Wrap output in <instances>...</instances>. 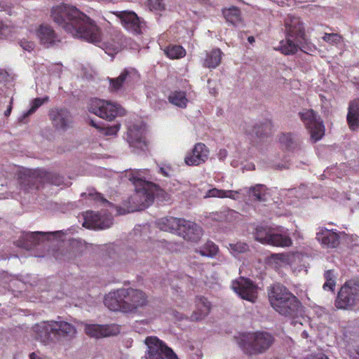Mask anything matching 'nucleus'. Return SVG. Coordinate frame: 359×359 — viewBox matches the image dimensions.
<instances>
[{
  "label": "nucleus",
  "mask_w": 359,
  "mask_h": 359,
  "mask_svg": "<svg viewBox=\"0 0 359 359\" xmlns=\"http://www.w3.org/2000/svg\"><path fill=\"white\" fill-rule=\"evenodd\" d=\"M164 53L170 59H180L186 55V50L182 46L169 45L164 50Z\"/></svg>",
  "instance_id": "37"
},
{
  "label": "nucleus",
  "mask_w": 359,
  "mask_h": 359,
  "mask_svg": "<svg viewBox=\"0 0 359 359\" xmlns=\"http://www.w3.org/2000/svg\"><path fill=\"white\" fill-rule=\"evenodd\" d=\"M235 212L231 210H224L219 212H215L212 215V219L218 222H228L229 218L231 217Z\"/></svg>",
  "instance_id": "43"
},
{
  "label": "nucleus",
  "mask_w": 359,
  "mask_h": 359,
  "mask_svg": "<svg viewBox=\"0 0 359 359\" xmlns=\"http://www.w3.org/2000/svg\"><path fill=\"white\" fill-rule=\"evenodd\" d=\"M123 27L134 34H140L145 28V22L134 12H123L121 15Z\"/></svg>",
  "instance_id": "18"
},
{
  "label": "nucleus",
  "mask_w": 359,
  "mask_h": 359,
  "mask_svg": "<svg viewBox=\"0 0 359 359\" xmlns=\"http://www.w3.org/2000/svg\"><path fill=\"white\" fill-rule=\"evenodd\" d=\"M272 229L267 226H259L256 228L255 238L262 244L268 245Z\"/></svg>",
  "instance_id": "38"
},
{
  "label": "nucleus",
  "mask_w": 359,
  "mask_h": 359,
  "mask_svg": "<svg viewBox=\"0 0 359 359\" xmlns=\"http://www.w3.org/2000/svg\"><path fill=\"white\" fill-rule=\"evenodd\" d=\"M292 244V241L288 235L276 233L272 229L268 245L285 248L291 246Z\"/></svg>",
  "instance_id": "32"
},
{
  "label": "nucleus",
  "mask_w": 359,
  "mask_h": 359,
  "mask_svg": "<svg viewBox=\"0 0 359 359\" xmlns=\"http://www.w3.org/2000/svg\"><path fill=\"white\" fill-rule=\"evenodd\" d=\"M36 34L37 37L39 38L41 41L43 42L45 38V28L43 25H41L39 28L36 30Z\"/></svg>",
  "instance_id": "55"
},
{
  "label": "nucleus",
  "mask_w": 359,
  "mask_h": 359,
  "mask_svg": "<svg viewBox=\"0 0 359 359\" xmlns=\"http://www.w3.org/2000/svg\"><path fill=\"white\" fill-rule=\"evenodd\" d=\"M323 40L330 45H337L341 43L342 37L340 34L337 33H325L323 36Z\"/></svg>",
  "instance_id": "44"
},
{
  "label": "nucleus",
  "mask_w": 359,
  "mask_h": 359,
  "mask_svg": "<svg viewBox=\"0 0 359 359\" xmlns=\"http://www.w3.org/2000/svg\"><path fill=\"white\" fill-rule=\"evenodd\" d=\"M353 350L356 355H353V352L351 349L348 350L350 359H359V346H355V348Z\"/></svg>",
  "instance_id": "56"
},
{
  "label": "nucleus",
  "mask_w": 359,
  "mask_h": 359,
  "mask_svg": "<svg viewBox=\"0 0 359 359\" xmlns=\"http://www.w3.org/2000/svg\"><path fill=\"white\" fill-rule=\"evenodd\" d=\"M172 315L176 318V320L179 321L184 318L183 315L180 313L178 311H173Z\"/></svg>",
  "instance_id": "59"
},
{
  "label": "nucleus",
  "mask_w": 359,
  "mask_h": 359,
  "mask_svg": "<svg viewBox=\"0 0 359 359\" xmlns=\"http://www.w3.org/2000/svg\"><path fill=\"white\" fill-rule=\"evenodd\" d=\"M285 39L279 43L275 48L285 55H294L298 50L306 53L311 50L309 46L308 39L305 32L303 22L299 18L288 16L285 20Z\"/></svg>",
  "instance_id": "2"
},
{
  "label": "nucleus",
  "mask_w": 359,
  "mask_h": 359,
  "mask_svg": "<svg viewBox=\"0 0 359 359\" xmlns=\"http://www.w3.org/2000/svg\"><path fill=\"white\" fill-rule=\"evenodd\" d=\"M195 252L203 257H213L219 252V248L212 241H208L201 247L196 248Z\"/></svg>",
  "instance_id": "36"
},
{
  "label": "nucleus",
  "mask_w": 359,
  "mask_h": 359,
  "mask_svg": "<svg viewBox=\"0 0 359 359\" xmlns=\"http://www.w3.org/2000/svg\"><path fill=\"white\" fill-rule=\"evenodd\" d=\"M44 238L43 231L23 233L17 241V246L29 251L34 257H42L39 252L43 249Z\"/></svg>",
  "instance_id": "9"
},
{
  "label": "nucleus",
  "mask_w": 359,
  "mask_h": 359,
  "mask_svg": "<svg viewBox=\"0 0 359 359\" xmlns=\"http://www.w3.org/2000/svg\"><path fill=\"white\" fill-rule=\"evenodd\" d=\"M137 76V72L134 68H126L117 78H109V87L111 92L119 90L124 83L129 82L131 79Z\"/></svg>",
  "instance_id": "25"
},
{
  "label": "nucleus",
  "mask_w": 359,
  "mask_h": 359,
  "mask_svg": "<svg viewBox=\"0 0 359 359\" xmlns=\"http://www.w3.org/2000/svg\"><path fill=\"white\" fill-rule=\"evenodd\" d=\"M121 297L123 298V312H133L138 308L146 305L147 297L142 290L129 288L119 289Z\"/></svg>",
  "instance_id": "12"
},
{
  "label": "nucleus",
  "mask_w": 359,
  "mask_h": 359,
  "mask_svg": "<svg viewBox=\"0 0 359 359\" xmlns=\"http://www.w3.org/2000/svg\"><path fill=\"white\" fill-rule=\"evenodd\" d=\"M9 196V194H4V193H0V199H4V198H8Z\"/></svg>",
  "instance_id": "62"
},
{
  "label": "nucleus",
  "mask_w": 359,
  "mask_h": 359,
  "mask_svg": "<svg viewBox=\"0 0 359 359\" xmlns=\"http://www.w3.org/2000/svg\"><path fill=\"white\" fill-rule=\"evenodd\" d=\"M306 359H330L327 355L323 353H320L316 355H311Z\"/></svg>",
  "instance_id": "57"
},
{
  "label": "nucleus",
  "mask_w": 359,
  "mask_h": 359,
  "mask_svg": "<svg viewBox=\"0 0 359 359\" xmlns=\"http://www.w3.org/2000/svg\"><path fill=\"white\" fill-rule=\"evenodd\" d=\"M280 148L287 151L294 152L301 149L302 140L299 136L292 133H283L278 136Z\"/></svg>",
  "instance_id": "21"
},
{
  "label": "nucleus",
  "mask_w": 359,
  "mask_h": 359,
  "mask_svg": "<svg viewBox=\"0 0 359 359\" xmlns=\"http://www.w3.org/2000/svg\"><path fill=\"white\" fill-rule=\"evenodd\" d=\"M30 357V359H41L40 358H39L35 353H32L30 354L29 355Z\"/></svg>",
  "instance_id": "61"
},
{
  "label": "nucleus",
  "mask_w": 359,
  "mask_h": 359,
  "mask_svg": "<svg viewBox=\"0 0 359 359\" xmlns=\"http://www.w3.org/2000/svg\"><path fill=\"white\" fill-rule=\"evenodd\" d=\"M90 125L96 128H100L103 134L107 136H114L116 135L117 133L120 129V125L116 124L111 126H107L106 128H100L98 125L95 123V122L93 120L90 121Z\"/></svg>",
  "instance_id": "42"
},
{
  "label": "nucleus",
  "mask_w": 359,
  "mask_h": 359,
  "mask_svg": "<svg viewBox=\"0 0 359 359\" xmlns=\"http://www.w3.org/2000/svg\"><path fill=\"white\" fill-rule=\"evenodd\" d=\"M324 278L325 279V282L323 285V289L325 290L334 291L336 285V281L333 271H325L324 273Z\"/></svg>",
  "instance_id": "40"
},
{
  "label": "nucleus",
  "mask_w": 359,
  "mask_h": 359,
  "mask_svg": "<svg viewBox=\"0 0 359 359\" xmlns=\"http://www.w3.org/2000/svg\"><path fill=\"white\" fill-rule=\"evenodd\" d=\"M21 47L27 51H31L34 49V44L33 42L31 41H22L20 42Z\"/></svg>",
  "instance_id": "53"
},
{
  "label": "nucleus",
  "mask_w": 359,
  "mask_h": 359,
  "mask_svg": "<svg viewBox=\"0 0 359 359\" xmlns=\"http://www.w3.org/2000/svg\"><path fill=\"white\" fill-rule=\"evenodd\" d=\"M178 235L184 240L197 242L203 235V229L196 223L184 219V222L181 223Z\"/></svg>",
  "instance_id": "19"
},
{
  "label": "nucleus",
  "mask_w": 359,
  "mask_h": 359,
  "mask_svg": "<svg viewBox=\"0 0 359 359\" xmlns=\"http://www.w3.org/2000/svg\"><path fill=\"white\" fill-rule=\"evenodd\" d=\"M359 302V281L347 280L340 288L335 299V306L339 309H347Z\"/></svg>",
  "instance_id": "5"
},
{
  "label": "nucleus",
  "mask_w": 359,
  "mask_h": 359,
  "mask_svg": "<svg viewBox=\"0 0 359 359\" xmlns=\"http://www.w3.org/2000/svg\"><path fill=\"white\" fill-rule=\"evenodd\" d=\"M265 187L262 184H256L250 189L249 194L252 196L255 200L262 201H264L265 196Z\"/></svg>",
  "instance_id": "41"
},
{
  "label": "nucleus",
  "mask_w": 359,
  "mask_h": 359,
  "mask_svg": "<svg viewBox=\"0 0 359 359\" xmlns=\"http://www.w3.org/2000/svg\"><path fill=\"white\" fill-rule=\"evenodd\" d=\"M196 309L189 317L191 321H200L203 320L210 313L211 304L204 297H197L195 301Z\"/></svg>",
  "instance_id": "24"
},
{
  "label": "nucleus",
  "mask_w": 359,
  "mask_h": 359,
  "mask_svg": "<svg viewBox=\"0 0 359 359\" xmlns=\"http://www.w3.org/2000/svg\"><path fill=\"white\" fill-rule=\"evenodd\" d=\"M49 116L54 126L58 129L65 130L69 127L72 123V116L65 109L50 110Z\"/></svg>",
  "instance_id": "23"
},
{
  "label": "nucleus",
  "mask_w": 359,
  "mask_h": 359,
  "mask_svg": "<svg viewBox=\"0 0 359 359\" xmlns=\"http://www.w3.org/2000/svg\"><path fill=\"white\" fill-rule=\"evenodd\" d=\"M55 22L74 37L97 44L101 41V30L85 13L74 6L60 5L53 8Z\"/></svg>",
  "instance_id": "1"
},
{
  "label": "nucleus",
  "mask_w": 359,
  "mask_h": 359,
  "mask_svg": "<svg viewBox=\"0 0 359 359\" xmlns=\"http://www.w3.org/2000/svg\"><path fill=\"white\" fill-rule=\"evenodd\" d=\"M46 48L54 46L56 42H60L55 32L49 27L46 26Z\"/></svg>",
  "instance_id": "45"
},
{
  "label": "nucleus",
  "mask_w": 359,
  "mask_h": 359,
  "mask_svg": "<svg viewBox=\"0 0 359 359\" xmlns=\"http://www.w3.org/2000/svg\"><path fill=\"white\" fill-rule=\"evenodd\" d=\"M86 196L89 200H92L96 202H102L103 203H108V201L105 199L101 194L97 192H90Z\"/></svg>",
  "instance_id": "51"
},
{
  "label": "nucleus",
  "mask_w": 359,
  "mask_h": 359,
  "mask_svg": "<svg viewBox=\"0 0 359 359\" xmlns=\"http://www.w3.org/2000/svg\"><path fill=\"white\" fill-rule=\"evenodd\" d=\"M149 6L151 9L155 11H163L165 9L163 0H148Z\"/></svg>",
  "instance_id": "50"
},
{
  "label": "nucleus",
  "mask_w": 359,
  "mask_h": 359,
  "mask_svg": "<svg viewBox=\"0 0 359 359\" xmlns=\"http://www.w3.org/2000/svg\"><path fill=\"white\" fill-rule=\"evenodd\" d=\"M224 190L223 189H217V188H212L211 189H209L204 198H225V195H224Z\"/></svg>",
  "instance_id": "48"
},
{
  "label": "nucleus",
  "mask_w": 359,
  "mask_h": 359,
  "mask_svg": "<svg viewBox=\"0 0 359 359\" xmlns=\"http://www.w3.org/2000/svg\"><path fill=\"white\" fill-rule=\"evenodd\" d=\"M126 140L130 147L143 151L148 150V142L144 135V129L137 125H132L128 128Z\"/></svg>",
  "instance_id": "15"
},
{
  "label": "nucleus",
  "mask_w": 359,
  "mask_h": 359,
  "mask_svg": "<svg viewBox=\"0 0 359 359\" xmlns=\"http://www.w3.org/2000/svg\"><path fill=\"white\" fill-rule=\"evenodd\" d=\"M125 45V39L121 33L115 34L114 37L110 41L104 43L106 52L109 51V54H111L109 51L116 53L122 50Z\"/></svg>",
  "instance_id": "34"
},
{
  "label": "nucleus",
  "mask_w": 359,
  "mask_h": 359,
  "mask_svg": "<svg viewBox=\"0 0 359 359\" xmlns=\"http://www.w3.org/2000/svg\"><path fill=\"white\" fill-rule=\"evenodd\" d=\"M74 327L65 321H46V334L57 337L73 335L75 334Z\"/></svg>",
  "instance_id": "20"
},
{
  "label": "nucleus",
  "mask_w": 359,
  "mask_h": 359,
  "mask_svg": "<svg viewBox=\"0 0 359 359\" xmlns=\"http://www.w3.org/2000/svg\"><path fill=\"white\" fill-rule=\"evenodd\" d=\"M182 222H184V219L165 217L158 219L156 225L162 231L175 232L178 234Z\"/></svg>",
  "instance_id": "29"
},
{
  "label": "nucleus",
  "mask_w": 359,
  "mask_h": 359,
  "mask_svg": "<svg viewBox=\"0 0 359 359\" xmlns=\"http://www.w3.org/2000/svg\"><path fill=\"white\" fill-rule=\"evenodd\" d=\"M271 306L283 316L294 318L302 311L300 300L284 285L276 283L267 290Z\"/></svg>",
  "instance_id": "3"
},
{
  "label": "nucleus",
  "mask_w": 359,
  "mask_h": 359,
  "mask_svg": "<svg viewBox=\"0 0 359 359\" xmlns=\"http://www.w3.org/2000/svg\"><path fill=\"white\" fill-rule=\"evenodd\" d=\"M88 109L90 113L108 121L126 114L125 109L118 103L98 98L89 100Z\"/></svg>",
  "instance_id": "4"
},
{
  "label": "nucleus",
  "mask_w": 359,
  "mask_h": 359,
  "mask_svg": "<svg viewBox=\"0 0 359 359\" xmlns=\"http://www.w3.org/2000/svg\"><path fill=\"white\" fill-rule=\"evenodd\" d=\"M246 355H256L266 351L273 343V338H235Z\"/></svg>",
  "instance_id": "13"
},
{
  "label": "nucleus",
  "mask_w": 359,
  "mask_h": 359,
  "mask_svg": "<svg viewBox=\"0 0 359 359\" xmlns=\"http://www.w3.org/2000/svg\"><path fill=\"white\" fill-rule=\"evenodd\" d=\"M223 53L222 50L215 48L206 53L205 58L203 60V65L205 67L215 69L219 65L222 60Z\"/></svg>",
  "instance_id": "31"
},
{
  "label": "nucleus",
  "mask_w": 359,
  "mask_h": 359,
  "mask_svg": "<svg viewBox=\"0 0 359 359\" xmlns=\"http://www.w3.org/2000/svg\"><path fill=\"white\" fill-rule=\"evenodd\" d=\"M222 13L226 21L234 26H237L242 22L241 11L236 6L224 8Z\"/></svg>",
  "instance_id": "33"
},
{
  "label": "nucleus",
  "mask_w": 359,
  "mask_h": 359,
  "mask_svg": "<svg viewBox=\"0 0 359 359\" xmlns=\"http://www.w3.org/2000/svg\"><path fill=\"white\" fill-rule=\"evenodd\" d=\"M44 173L39 169L24 168L18 174V184L25 192H31L43 187Z\"/></svg>",
  "instance_id": "10"
},
{
  "label": "nucleus",
  "mask_w": 359,
  "mask_h": 359,
  "mask_svg": "<svg viewBox=\"0 0 359 359\" xmlns=\"http://www.w3.org/2000/svg\"><path fill=\"white\" fill-rule=\"evenodd\" d=\"M273 128L272 121L269 119H265L263 122L254 125L245 124L244 129L245 133L252 137L264 138L273 134Z\"/></svg>",
  "instance_id": "17"
},
{
  "label": "nucleus",
  "mask_w": 359,
  "mask_h": 359,
  "mask_svg": "<svg viewBox=\"0 0 359 359\" xmlns=\"http://www.w3.org/2000/svg\"><path fill=\"white\" fill-rule=\"evenodd\" d=\"M173 171V168L170 164L161 163V166L159 167L158 172L164 177H169L172 175Z\"/></svg>",
  "instance_id": "49"
},
{
  "label": "nucleus",
  "mask_w": 359,
  "mask_h": 359,
  "mask_svg": "<svg viewBox=\"0 0 359 359\" xmlns=\"http://www.w3.org/2000/svg\"><path fill=\"white\" fill-rule=\"evenodd\" d=\"M46 241L50 239L51 237L58 236L60 237L62 235H63V233H62L61 231H57L55 232H46Z\"/></svg>",
  "instance_id": "58"
},
{
  "label": "nucleus",
  "mask_w": 359,
  "mask_h": 359,
  "mask_svg": "<svg viewBox=\"0 0 359 359\" xmlns=\"http://www.w3.org/2000/svg\"><path fill=\"white\" fill-rule=\"evenodd\" d=\"M135 189V193L129 198V203L131 205L129 208L128 212L144 210L153 203L156 196L158 197L165 194L161 187H157L156 189L152 190H149L147 187Z\"/></svg>",
  "instance_id": "6"
},
{
  "label": "nucleus",
  "mask_w": 359,
  "mask_h": 359,
  "mask_svg": "<svg viewBox=\"0 0 359 359\" xmlns=\"http://www.w3.org/2000/svg\"><path fill=\"white\" fill-rule=\"evenodd\" d=\"M104 305L111 311L123 312V298L121 297L119 290L114 292H109L104 297Z\"/></svg>",
  "instance_id": "30"
},
{
  "label": "nucleus",
  "mask_w": 359,
  "mask_h": 359,
  "mask_svg": "<svg viewBox=\"0 0 359 359\" xmlns=\"http://www.w3.org/2000/svg\"><path fill=\"white\" fill-rule=\"evenodd\" d=\"M148 350L145 359H179L174 351L159 338H145Z\"/></svg>",
  "instance_id": "7"
},
{
  "label": "nucleus",
  "mask_w": 359,
  "mask_h": 359,
  "mask_svg": "<svg viewBox=\"0 0 359 359\" xmlns=\"http://www.w3.org/2000/svg\"><path fill=\"white\" fill-rule=\"evenodd\" d=\"M224 192L225 198H229L234 200L238 198L236 195L239 194L238 191L234 190H224Z\"/></svg>",
  "instance_id": "54"
},
{
  "label": "nucleus",
  "mask_w": 359,
  "mask_h": 359,
  "mask_svg": "<svg viewBox=\"0 0 359 359\" xmlns=\"http://www.w3.org/2000/svg\"><path fill=\"white\" fill-rule=\"evenodd\" d=\"M299 116L311 134L314 142L320 140L325 135L323 122L313 109H303Z\"/></svg>",
  "instance_id": "8"
},
{
  "label": "nucleus",
  "mask_w": 359,
  "mask_h": 359,
  "mask_svg": "<svg viewBox=\"0 0 359 359\" xmlns=\"http://www.w3.org/2000/svg\"><path fill=\"white\" fill-rule=\"evenodd\" d=\"M84 332L88 337H115L120 334V326L116 324H85Z\"/></svg>",
  "instance_id": "14"
},
{
  "label": "nucleus",
  "mask_w": 359,
  "mask_h": 359,
  "mask_svg": "<svg viewBox=\"0 0 359 359\" xmlns=\"http://www.w3.org/2000/svg\"><path fill=\"white\" fill-rule=\"evenodd\" d=\"M43 101L44 99H35L32 103L31 108L22 115V116L20 118V121H22L24 118L34 113L43 104Z\"/></svg>",
  "instance_id": "47"
},
{
  "label": "nucleus",
  "mask_w": 359,
  "mask_h": 359,
  "mask_svg": "<svg viewBox=\"0 0 359 359\" xmlns=\"http://www.w3.org/2000/svg\"><path fill=\"white\" fill-rule=\"evenodd\" d=\"M168 101L180 108H185L188 103L185 92L181 90L171 92L168 96Z\"/></svg>",
  "instance_id": "35"
},
{
  "label": "nucleus",
  "mask_w": 359,
  "mask_h": 359,
  "mask_svg": "<svg viewBox=\"0 0 359 359\" xmlns=\"http://www.w3.org/2000/svg\"><path fill=\"white\" fill-rule=\"evenodd\" d=\"M346 121L352 131L359 129V99H355L349 103Z\"/></svg>",
  "instance_id": "28"
},
{
  "label": "nucleus",
  "mask_w": 359,
  "mask_h": 359,
  "mask_svg": "<svg viewBox=\"0 0 359 359\" xmlns=\"http://www.w3.org/2000/svg\"><path fill=\"white\" fill-rule=\"evenodd\" d=\"M83 226L87 229H103L109 227V224H105L100 214L93 211H86L83 215Z\"/></svg>",
  "instance_id": "27"
},
{
  "label": "nucleus",
  "mask_w": 359,
  "mask_h": 359,
  "mask_svg": "<svg viewBox=\"0 0 359 359\" xmlns=\"http://www.w3.org/2000/svg\"><path fill=\"white\" fill-rule=\"evenodd\" d=\"M248 41L250 43H252L253 42H255V38L252 36H249L248 38Z\"/></svg>",
  "instance_id": "63"
},
{
  "label": "nucleus",
  "mask_w": 359,
  "mask_h": 359,
  "mask_svg": "<svg viewBox=\"0 0 359 359\" xmlns=\"http://www.w3.org/2000/svg\"><path fill=\"white\" fill-rule=\"evenodd\" d=\"M228 248L234 257L241 254L246 253L250 250L248 244L241 241L229 243Z\"/></svg>",
  "instance_id": "39"
},
{
  "label": "nucleus",
  "mask_w": 359,
  "mask_h": 359,
  "mask_svg": "<svg viewBox=\"0 0 359 359\" xmlns=\"http://www.w3.org/2000/svg\"><path fill=\"white\" fill-rule=\"evenodd\" d=\"M231 289L243 299L255 303L258 297V286L250 278L243 276L232 280Z\"/></svg>",
  "instance_id": "11"
},
{
  "label": "nucleus",
  "mask_w": 359,
  "mask_h": 359,
  "mask_svg": "<svg viewBox=\"0 0 359 359\" xmlns=\"http://www.w3.org/2000/svg\"><path fill=\"white\" fill-rule=\"evenodd\" d=\"M6 74V72H0V78H4Z\"/></svg>",
  "instance_id": "64"
},
{
  "label": "nucleus",
  "mask_w": 359,
  "mask_h": 359,
  "mask_svg": "<svg viewBox=\"0 0 359 359\" xmlns=\"http://www.w3.org/2000/svg\"><path fill=\"white\" fill-rule=\"evenodd\" d=\"M209 153V149L205 144L196 143L192 150L187 154L184 162L189 166L199 165L208 160Z\"/></svg>",
  "instance_id": "16"
},
{
  "label": "nucleus",
  "mask_w": 359,
  "mask_h": 359,
  "mask_svg": "<svg viewBox=\"0 0 359 359\" xmlns=\"http://www.w3.org/2000/svg\"><path fill=\"white\" fill-rule=\"evenodd\" d=\"M316 239L325 247L334 248L339 243V235L334 230H329L325 227L319 228L316 233Z\"/></svg>",
  "instance_id": "22"
},
{
  "label": "nucleus",
  "mask_w": 359,
  "mask_h": 359,
  "mask_svg": "<svg viewBox=\"0 0 359 359\" xmlns=\"http://www.w3.org/2000/svg\"><path fill=\"white\" fill-rule=\"evenodd\" d=\"M147 172V170H137L130 174L129 180L133 182L135 188L140 189L142 187H147L149 190H152L156 189L157 187H160L158 185L147 180L145 175Z\"/></svg>",
  "instance_id": "26"
},
{
  "label": "nucleus",
  "mask_w": 359,
  "mask_h": 359,
  "mask_svg": "<svg viewBox=\"0 0 359 359\" xmlns=\"http://www.w3.org/2000/svg\"><path fill=\"white\" fill-rule=\"evenodd\" d=\"M11 110H12V100H11L7 109L4 111V115L6 116H8L11 114Z\"/></svg>",
  "instance_id": "60"
},
{
  "label": "nucleus",
  "mask_w": 359,
  "mask_h": 359,
  "mask_svg": "<svg viewBox=\"0 0 359 359\" xmlns=\"http://www.w3.org/2000/svg\"><path fill=\"white\" fill-rule=\"evenodd\" d=\"M62 71V65L61 64H55L49 67L48 72L50 75H53L57 77L60 76V74Z\"/></svg>",
  "instance_id": "52"
},
{
  "label": "nucleus",
  "mask_w": 359,
  "mask_h": 359,
  "mask_svg": "<svg viewBox=\"0 0 359 359\" xmlns=\"http://www.w3.org/2000/svg\"><path fill=\"white\" fill-rule=\"evenodd\" d=\"M47 183L60 186L63 183V177L56 173L46 172V184Z\"/></svg>",
  "instance_id": "46"
}]
</instances>
